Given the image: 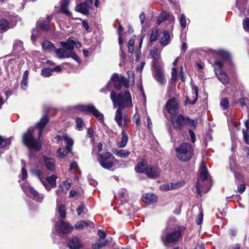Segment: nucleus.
I'll return each mask as SVG.
<instances>
[{"mask_svg": "<svg viewBox=\"0 0 249 249\" xmlns=\"http://www.w3.org/2000/svg\"><path fill=\"white\" fill-rule=\"evenodd\" d=\"M160 190L163 191H168L171 190L170 184L168 183L163 184L160 187Z\"/></svg>", "mask_w": 249, "mask_h": 249, "instance_id": "obj_57", "label": "nucleus"}, {"mask_svg": "<svg viewBox=\"0 0 249 249\" xmlns=\"http://www.w3.org/2000/svg\"><path fill=\"white\" fill-rule=\"evenodd\" d=\"M23 46V43L21 41L17 40L14 42L13 44V49L16 51H20Z\"/></svg>", "mask_w": 249, "mask_h": 249, "instance_id": "obj_46", "label": "nucleus"}, {"mask_svg": "<svg viewBox=\"0 0 249 249\" xmlns=\"http://www.w3.org/2000/svg\"><path fill=\"white\" fill-rule=\"evenodd\" d=\"M11 142L10 139L4 138L0 136V148H3L10 144Z\"/></svg>", "mask_w": 249, "mask_h": 249, "instance_id": "obj_40", "label": "nucleus"}, {"mask_svg": "<svg viewBox=\"0 0 249 249\" xmlns=\"http://www.w3.org/2000/svg\"><path fill=\"white\" fill-rule=\"evenodd\" d=\"M192 98L193 100H190L188 96L185 97V100L184 101L185 104L187 105L189 104L190 105H194L196 103L197 100L198 94V88L196 85H192Z\"/></svg>", "mask_w": 249, "mask_h": 249, "instance_id": "obj_17", "label": "nucleus"}, {"mask_svg": "<svg viewBox=\"0 0 249 249\" xmlns=\"http://www.w3.org/2000/svg\"><path fill=\"white\" fill-rule=\"evenodd\" d=\"M69 4V0H62L60 9L62 13H63L64 14L68 16H71L72 15V14L68 9Z\"/></svg>", "mask_w": 249, "mask_h": 249, "instance_id": "obj_27", "label": "nucleus"}, {"mask_svg": "<svg viewBox=\"0 0 249 249\" xmlns=\"http://www.w3.org/2000/svg\"><path fill=\"white\" fill-rule=\"evenodd\" d=\"M172 79L175 80L177 77V71L176 68H173L171 71Z\"/></svg>", "mask_w": 249, "mask_h": 249, "instance_id": "obj_63", "label": "nucleus"}, {"mask_svg": "<svg viewBox=\"0 0 249 249\" xmlns=\"http://www.w3.org/2000/svg\"><path fill=\"white\" fill-rule=\"evenodd\" d=\"M162 66V64H160L158 65L157 67H154L155 69L154 77L161 86H164L165 85L166 80L165 78L163 71L161 69Z\"/></svg>", "mask_w": 249, "mask_h": 249, "instance_id": "obj_15", "label": "nucleus"}, {"mask_svg": "<svg viewBox=\"0 0 249 249\" xmlns=\"http://www.w3.org/2000/svg\"><path fill=\"white\" fill-rule=\"evenodd\" d=\"M85 209V205L82 203H81V204L78 206V207L76 210L78 215H80L82 213L84 212Z\"/></svg>", "mask_w": 249, "mask_h": 249, "instance_id": "obj_58", "label": "nucleus"}, {"mask_svg": "<svg viewBox=\"0 0 249 249\" xmlns=\"http://www.w3.org/2000/svg\"><path fill=\"white\" fill-rule=\"evenodd\" d=\"M159 36V30L157 28L153 29L150 35L149 41L150 43L156 41Z\"/></svg>", "mask_w": 249, "mask_h": 249, "instance_id": "obj_38", "label": "nucleus"}, {"mask_svg": "<svg viewBox=\"0 0 249 249\" xmlns=\"http://www.w3.org/2000/svg\"><path fill=\"white\" fill-rule=\"evenodd\" d=\"M221 107L225 110L228 108L229 106V102L227 98H224L222 99L220 103Z\"/></svg>", "mask_w": 249, "mask_h": 249, "instance_id": "obj_47", "label": "nucleus"}, {"mask_svg": "<svg viewBox=\"0 0 249 249\" xmlns=\"http://www.w3.org/2000/svg\"><path fill=\"white\" fill-rule=\"evenodd\" d=\"M120 59H121V62L119 64V66L120 67H122L124 65V60L126 58V54L124 52L122 49L121 47H120Z\"/></svg>", "mask_w": 249, "mask_h": 249, "instance_id": "obj_48", "label": "nucleus"}, {"mask_svg": "<svg viewBox=\"0 0 249 249\" xmlns=\"http://www.w3.org/2000/svg\"><path fill=\"white\" fill-rule=\"evenodd\" d=\"M32 173L34 175L36 176L39 178L48 191L51 190V187H50L49 186L47 185L44 181V178L41 177L42 173L39 170H35L32 171Z\"/></svg>", "mask_w": 249, "mask_h": 249, "instance_id": "obj_34", "label": "nucleus"}, {"mask_svg": "<svg viewBox=\"0 0 249 249\" xmlns=\"http://www.w3.org/2000/svg\"><path fill=\"white\" fill-rule=\"evenodd\" d=\"M186 119L187 120V124L188 123L189 125L192 127H195L196 124V121L194 120H191L189 119L188 117H186Z\"/></svg>", "mask_w": 249, "mask_h": 249, "instance_id": "obj_64", "label": "nucleus"}, {"mask_svg": "<svg viewBox=\"0 0 249 249\" xmlns=\"http://www.w3.org/2000/svg\"><path fill=\"white\" fill-rule=\"evenodd\" d=\"M171 122L174 128L177 130H181L183 127L187 124L186 117L181 114L172 118Z\"/></svg>", "mask_w": 249, "mask_h": 249, "instance_id": "obj_12", "label": "nucleus"}, {"mask_svg": "<svg viewBox=\"0 0 249 249\" xmlns=\"http://www.w3.org/2000/svg\"><path fill=\"white\" fill-rule=\"evenodd\" d=\"M21 187L26 196L33 197L39 202H41L43 199V196L39 194L28 183L26 182L21 185Z\"/></svg>", "mask_w": 249, "mask_h": 249, "instance_id": "obj_9", "label": "nucleus"}, {"mask_svg": "<svg viewBox=\"0 0 249 249\" xmlns=\"http://www.w3.org/2000/svg\"><path fill=\"white\" fill-rule=\"evenodd\" d=\"M89 225L88 222L85 221L84 220H81L78 222L74 226L75 228L78 230H81L88 227Z\"/></svg>", "mask_w": 249, "mask_h": 249, "instance_id": "obj_41", "label": "nucleus"}, {"mask_svg": "<svg viewBox=\"0 0 249 249\" xmlns=\"http://www.w3.org/2000/svg\"><path fill=\"white\" fill-rule=\"evenodd\" d=\"M161 51L162 48L157 46H154L150 50V54L153 59L152 61L153 67H157L158 65L162 64V61L160 60V53Z\"/></svg>", "mask_w": 249, "mask_h": 249, "instance_id": "obj_11", "label": "nucleus"}, {"mask_svg": "<svg viewBox=\"0 0 249 249\" xmlns=\"http://www.w3.org/2000/svg\"><path fill=\"white\" fill-rule=\"evenodd\" d=\"M87 135L91 139V142L93 141V130L90 128H89L87 130Z\"/></svg>", "mask_w": 249, "mask_h": 249, "instance_id": "obj_59", "label": "nucleus"}, {"mask_svg": "<svg viewBox=\"0 0 249 249\" xmlns=\"http://www.w3.org/2000/svg\"><path fill=\"white\" fill-rule=\"evenodd\" d=\"M189 133L192 142H195L196 141V136H195V133L191 129H189Z\"/></svg>", "mask_w": 249, "mask_h": 249, "instance_id": "obj_62", "label": "nucleus"}, {"mask_svg": "<svg viewBox=\"0 0 249 249\" xmlns=\"http://www.w3.org/2000/svg\"><path fill=\"white\" fill-rule=\"evenodd\" d=\"M242 132L244 136V140L247 144H249V129L248 130L243 129Z\"/></svg>", "mask_w": 249, "mask_h": 249, "instance_id": "obj_50", "label": "nucleus"}, {"mask_svg": "<svg viewBox=\"0 0 249 249\" xmlns=\"http://www.w3.org/2000/svg\"><path fill=\"white\" fill-rule=\"evenodd\" d=\"M38 29H34L32 31V35L31 36V39L33 41H35L36 40L37 38L39 37V35L37 33Z\"/></svg>", "mask_w": 249, "mask_h": 249, "instance_id": "obj_54", "label": "nucleus"}, {"mask_svg": "<svg viewBox=\"0 0 249 249\" xmlns=\"http://www.w3.org/2000/svg\"><path fill=\"white\" fill-rule=\"evenodd\" d=\"M200 176L196 184V190L197 194L201 195V193H206L210 190L211 178L209 176L206 166L202 163L199 169Z\"/></svg>", "mask_w": 249, "mask_h": 249, "instance_id": "obj_5", "label": "nucleus"}, {"mask_svg": "<svg viewBox=\"0 0 249 249\" xmlns=\"http://www.w3.org/2000/svg\"><path fill=\"white\" fill-rule=\"evenodd\" d=\"M98 235L99 237V239H104L106 236V233L104 231L99 230L98 232Z\"/></svg>", "mask_w": 249, "mask_h": 249, "instance_id": "obj_61", "label": "nucleus"}, {"mask_svg": "<svg viewBox=\"0 0 249 249\" xmlns=\"http://www.w3.org/2000/svg\"><path fill=\"white\" fill-rule=\"evenodd\" d=\"M169 184L171 190L177 189L182 186L181 182L170 183Z\"/></svg>", "mask_w": 249, "mask_h": 249, "instance_id": "obj_56", "label": "nucleus"}, {"mask_svg": "<svg viewBox=\"0 0 249 249\" xmlns=\"http://www.w3.org/2000/svg\"><path fill=\"white\" fill-rule=\"evenodd\" d=\"M142 200L145 203L152 204L157 201V197L153 194L147 193L143 195L142 197Z\"/></svg>", "mask_w": 249, "mask_h": 249, "instance_id": "obj_26", "label": "nucleus"}, {"mask_svg": "<svg viewBox=\"0 0 249 249\" xmlns=\"http://www.w3.org/2000/svg\"><path fill=\"white\" fill-rule=\"evenodd\" d=\"M69 151H68L66 149H64L62 147H59L56 152L57 157L59 158H63L66 156L69 153H70Z\"/></svg>", "mask_w": 249, "mask_h": 249, "instance_id": "obj_39", "label": "nucleus"}, {"mask_svg": "<svg viewBox=\"0 0 249 249\" xmlns=\"http://www.w3.org/2000/svg\"><path fill=\"white\" fill-rule=\"evenodd\" d=\"M110 98L113 107H118L114 118L116 123L122 128L128 125L130 122V118L127 114L123 113V110L132 107V97L130 92L126 90L117 94L115 91L112 90Z\"/></svg>", "mask_w": 249, "mask_h": 249, "instance_id": "obj_1", "label": "nucleus"}, {"mask_svg": "<svg viewBox=\"0 0 249 249\" xmlns=\"http://www.w3.org/2000/svg\"><path fill=\"white\" fill-rule=\"evenodd\" d=\"M29 73V72L27 70L24 72L22 80L20 83V86L21 88L24 90L27 89L28 86V79Z\"/></svg>", "mask_w": 249, "mask_h": 249, "instance_id": "obj_33", "label": "nucleus"}, {"mask_svg": "<svg viewBox=\"0 0 249 249\" xmlns=\"http://www.w3.org/2000/svg\"><path fill=\"white\" fill-rule=\"evenodd\" d=\"M243 26L245 31L249 32V18H247L243 20Z\"/></svg>", "mask_w": 249, "mask_h": 249, "instance_id": "obj_51", "label": "nucleus"}, {"mask_svg": "<svg viewBox=\"0 0 249 249\" xmlns=\"http://www.w3.org/2000/svg\"><path fill=\"white\" fill-rule=\"evenodd\" d=\"M160 173V169L157 166H148L145 172V175L149 178H154L159 176Z\"/></svg>", "mask_w": 249, "mask_h": 249, "instance_id": "obj_18", "label": "nucleus"}, {"mask_svg": "<svg viewBox=\"0 0 249 249\" xmlns=\"http://www.w3.org/2000/svg\"><path fill=\"white\" fill-rule=\"evenodd\" d=\"M68 246L70 249H80L83 247V244L79 238L73 236L69 239Z\"/></svg>", "mask_w": 249, "mask_h": 249, "instance_id": "obj_16", "label": "nucleus"}, {"mask_svg": "<svg viewBox=\"0 0 249 249\" xmlns=\"http://www.w3.org/2000/svg\"><path fill=\"white\" fill-rule=\"evenodd\" d=\"M107 241L104 239H98V243L92 244V248L93 249H99L107 245Z\"/></svg>", "mask_w": 249, "mask_h": 249, "instance_id": "obj_36", "label": "nucleus"}, {"mask_svg": "<svg viewBox=\"0 0 249 249\" xmlns=\"http://www.w3.org/2000/svg\"><path fill=\"white\" fill-rule=\"evenodd\" d=\"M175 151L178 159L182 161L189 160L194 154L193 147L188 142H183L175 148Z\"/></svg>", "mask_w": 249, "mask_h": 249, "instance_id": "obj_7", "label": "nucleus"}, {"mask_svg": "<svg viewBox=\"0 0 249 249\" xmlns=\"http://www.w3.org/2000/svg\"><path fill=\"white\" fill-rule=\"evenodd\" d=\"M8 22L4 19L0 20V30H6L9 29Z\"/></svg>", "mask_w": 249, "mask_h": 249, "instance_id": "obj_45", "label": "nucleus"}, {"mask_svg": "<svg viewBox=\"0 0 249 249\" xmlns=\"http://www.w3.org/2000/svg\"><path fill=\"white\" fill-rule=\"evenodd\" d=\"M72 229L69 223L62 220L56 222L55 225V230L59 233H68L71 231Z\"/></svg>", "mask_w": 249, "mask_h": 249, "instance_id": "obj_14", "label": "nucleus"}, {"mask_svg": "<svg viewBox=\"0 0 249 249\" xmlns=\"http://www.w3.org/2000/svg\"><path fill=\"white\" fill-rule=\"evenodd\" d=\"M165 107L168 113L171 115H176L178 113V103L175 97H172L167 101Z\"/></svg>", "mask_w": 249, "mask_h": 249, "instance_id": "obj_13", "label": "nucleus"}, {"mask_svg": "<svg viewBox=\"0 0 249 249\" xmlns=\"http://www.w3.org/2000/svg\"><path fill=\"white\" fill-rule=\"evenodd\" d=\"M75 44V41L71 39L70 38H69L67 41L60 42V45L62 47L66 48L68 51H70L72 53H75L73 52Z\"/></svg>", "mask_w": 249, "mask_h": 249, "instance_id": "obj_22", "label": "nucleus"}, {"mask_svg": "<svg viewBox=\"0 0 249 249\" xmlns=\"http://www.w3.org/2000/svg\"><path fill=\"white\" fill-rule=\"evenodd\" d=\"M179 22L181 26L185 28L186 26V19L184 14H181L179 18Z\"/></svg>", "mask_w": 249, "mask_h": 249, "instance_id": "obj_52", "label": "nucleus"}, {"mask_svg": "<svg viewBox=\"0 0 249 249\" xmlns=\"http://www.w3.org/2000/svg\"><path fill=\"white\" fill-rule=\"evenodd\" d=\"M42 48L44 53H49L55 51V47L51 41L45 40L41 43Z\"/></svg>", "mask_w": 249, "mask_h": 249, "instance_id": "obj_23", "label": "nucleus"}, {"mask_svg": "<svg viewBox=\"0 0 249 249\" xmlns=\"http://www.w3.org/2000/svg\"><path fill=\"white\" fill-rule=\"evenodd\" d=\"M111 80L113 83L114 88L117 89H120L122 87L121 76H119L117 73H114L112 75Z\"/></svg>", "mask_w": 249, "mask_h": 249, "instance_id": "obj_25", "label": "nucleus"}, {"mask_svg": "<svg viewBox=\"0 0 249 249\" xmlns=\"http://www.w3.org/2000/svg\"><path fill=\"white\" fill-rule=\"evenodd\" d=\"M58 211L59 215L62 218H65L66 216V209L64 205H58Z\"/></svg>", "mask_w": 249, "mask_h": 249, "instance_id": "obj_42", "label": "nucleus"}, {"mask_svg": "<svg viewBox=\"0 0 249 249\" xmlns=\"http://www.w3.org/2000/svg\"><path fill=\"white\" fill-rule=\"evenodd\" d=\"M48 121L49 118L48 116L44 115L36 124V127L38 129V137L37 140L36 139L34 136L36 127L29 128L27 131L23 135L22 141L29 150V157L30 158H33L36 154L35 153H33L32 150L34 149L37 151L40 150L41 146L40 139L42 132Z\"/></svg>", "mask_w": 249, "mask_h": 249, "instance_id": "obj_2", "label": "nucleus"}, {"mask_svg": "<svg viewBox=\"0 0 249 249\" xmlns=\"http://www.w3.org/2000/svg\"><path fill=\"white\" fill-rule=\"evenodd\" d=\"M128 135L125 132L124 129L123 130L122 132V140L121 142L118 143L117 146L119 148H123L127 144L128 141Z\"/></svg>", "mask_w": 249, "mask_h": 249, "instance_id": "obj_30", "label": "nucleus"}, {"mask_svg": "<svg viewBox=\"0 0 249 249\" xmlns=\"http://www.w3.org/2000/svg\"><path fill=\"white\" fill-rule=\"evenodd\" d=\"M246 189V186L245 185L243 184H240L237 187V192L239 193L240 194L243 193Z\"/></svg>", "mask_w": 249, "mask_h": 249, "instance_id": "obj_60", "label": "nucleus"}, {"mask_svg": "<svg viewBox=\"0 0 249 249\" xmlns=\"http://www.w3.org/2000/svg\"><path fill=\"white\" fill-rule=\"evenodd\" d=\"M148 166L147 165L146 160L143 159H142L137 163L135 167V170L138 173H143L145 174L146 170L147 168H148Z\"/></svg>", "mask_w": 249, "mask_h": 249, "instance_id": "obj_24", "label": "nucleus"}, {"mask_svg": "<svg viewBox=\"0 0 249 249\" xmlns=\"http://www.w3.org/2000/svg\"><path fill=\"white\" fill-rule=\"evenodd\" d=\"M248 0H236V7L239 10L240 16H249V7L247 11V14L245 13V5L247 2Z\"/></svg>", "mask_w": 249, "mask_h": 249, "instance_id": "obj_20", "label": "nucleus"}, {"mask_svg": "<svg viewBox=\"0 0 249 249\" xmlns=\"http://www.w3.org/2000/svg\"><path fill=\"white\" fill-rule=\"evenodd\" d=\"M76 128L79 131L82 130L83 128L84 123L82 119L79 117L75 118Z\"/></svg>", "mask_w": 249, "mask_h": 249, "instance_id": "obj_43", "label": "nucleus"}, {"mask_svg": "<svg viewBox=\"0 0 249 249\" xmlns=\"http://www.w3.org/2000/svg\"><path fill=\"white\" fill-rule=\"evenodd\" d=\"M55 53L57 57L59 59L71 57L78 63H80L81 61L79 57L75 53H72L65 48L62 47L55 49Z\"/></svg>", "mask_w": 249, "mask_h": 249, "instance_id": "obj_10", "label": "nucleus"}, {"mask_svg": "<svg viewBox=\"0 0 249 249\" xmlns=\"http://www.w3.org/2000/svg\"><path fill=\"white\" fill-rule=\"evenodd\" d=\"M167 17L170 19L174 20V18L172 15H168L165 12H162L157 19V24L160 25L161 22L166 19Z\"/></svg>", "mask_w": 249, "mask_h": 249, "instance_id": "obj_35", "label": "nucleus"}, {"mask_svg": "<svg viewBox=\"0 0 249 249\" xmlns=\"http://www.w3.org/2000/svg\"><path fill=\"white\" fill-rule=\"evenodd\" d=\"M91 6L87 2H83L77 5L75 7L76 11L82 13L84 15H88Z\"/></svg>", "mask_w": 249, "mask_h": 249, "instance_id": "obj_19", "label": "nucleus"}, {"mask_svg": "<svg viewBox=\"0 0 249 249\" xmlns=\"http://www.w3.org/2000/svg\"><path fill=\"white\" fill-rule=\"evenodd\" d=\"M182 237V230L180 227L175 226L168 224L162 230L160 238L165 246L177 243Z\"/></svg>", "mask_w": 249, "mask_h": 249, "instance_id": "obj_3", "label": "nucleus"}, {"mask_svg": "<svg viewBox=\"0 0 249 249\" xmlns=\"http://www.w3.org/2000/svg\"><path fill=\"white\" fill-rule=\"evenodd\" d=\"M53 70L50 68H44L41 70V75L43 77H48L52 74Z\"/></svg>", "mask_w": 249, "mask_h": 249, "instance_id": "obj_44", "label": "nucleus"}, {"mask_svg": "<svg viewBox=\"0 0 249 249\" xmlns=\"http://www.w3.org/2000/svg\"><path fill=\"white\" fill-rule=\"evenodd\" d=\"M113 152L115 155L121 158H127L130 154V151L124 149L119 150L115 149L113 150Z\"/></svg>", "mask_w": 249, "mask_h": 249, "instance_id": "obj_31", "label": "nucleus"}, {"mask_svg": "<svg viewBox=\"0 0 249 249\" xmlns=\"http://www.w3.org/2000/svg\"><path fill=\"white\" fill-rule=\"evenodd\" d=\"M63 139L67 142V144L65 147L66 149L68 151H69V152H71L72 146L73 144V140L67 135H63Z\"/></svg>", "mask_w": 249, "mask_h": 249, "instance_id": "obj_32", "label": "nucleus"}, {"mask_svg": "<svg viewBox=\"0 0 249 249\" xmlns=\"http://www.w3.org/2000/svg\"><path fill=\"white\" fill-rule=\"evenodd\" d=\"M218 54L222 58V60H216L214 63V72L218 79L224 85H227L229 82V78L226 73L222 71L223 61H230V55L226 51L220 50Z\"/></svg>", "mask_w": 249, "mask_h": 249, "instance_id": "obj_4", "label": "nucleus"}, {"mask_svg": "<svg viewBox=\"0 0 249 249\" xmlns=\"http://www.w3.org/2000/svg\"><path fill=\"white\" fill-rule=\"evenodd\" d=\"M133 121L137 125L139 126L141 124V120L140 118V116L138 113H135L133 117Z\"/></svg>", "mask_w": 249, "mask_h": 249, "instance_id": "obj_55", "label": "nucleus"}, {"mask_svg": "<svg viewBox=\"0 0 249 249\" xmlns=\"http://www.w3.org/2000/svg\"><path fill=\"white\" fill-rule=\"evenodd\" d=\"M21 163L23 165L21 169V178L22 180H25L27 178V171L25 168V162L23 160H21Z\"/></svg>", "mask_w": 249, "mask_h": 249, "instance_id": "obj_49", "label": "nucleus"}, {"mask_svg": "<svg viewBox=\"0 0 249 249\" xmlns=\"http://www.w3.org/2000/svg\"><path fill=\"white\" fill-rule=\"evenodd\" d=\"M48 20L46 21H39L38 22V24L40 27V29L45 30L47 31L49 29V20H50V18L49 16L47 17Z\"/></svg>", "mask_w": 249, "mask_h": 249, "instance_id": "obj_37", "label": "nucleus"}, {"mask_svg": "<svg viewBox=\"0 0 249 249\" xmlns=\"http://www.w3.org/2000/svg\"><path fill=\"white\" fill-rule=\"evenodd\" d=\"M43 160L48 170L51 171H54L55 169V161L53 159L47 156H44Z\"/></svg>", "mask_w": 249, "mask_h": 249, "instance_id": "obj_21", "label": "nucleus"}, {"mask_svg": "<svg viewBox=\"0 0 249 249\" xmlns=\"http://www.w3.org/2000/svg\"><path fill=\"white\" fill-rule=\"evenodd\" d=\"M162 33L163 36L160 38V43L162 46H165L169 43L170 36L167 31H163Z\"/></svg>", "mask_w": 249, "mask_h": 249, "instance_id": "obj_29", "label": "nucleus"}, {"mask_svg": "<svg viewBox=\"0 0 249 249\" xmlns=\"http://www.w3.org/2000/svg\"><path fill=\"white\" fill-rule=\"evenodd\" d=\"M97 160L104 169L114 171L119 167V161L109 152H104L98 154Z\"/></svg>", "mask_w": 249, "mask_h": 249, "instance_id": "obj_6", "label": "nucleus"}, {"mask_svg": "<svg viewBox=\"0 0 249 249\" xmlns=\"http://www.w3.org/2000/svg\"><path fill=\"white\" fill-rule=\"evenodd\" d=\"M122 86L123 85L125 88H127L129 87V81L128 79L124 77L123 76H121Z\"/></svg>", "mask_w": 249, "mask_h": 249, "instance_id": "obj_53", "label": "nucleus"}, {"mask_svg": "<svg viewBox=\"0 0 249 249\" xmlns=\"http://www.w3.org/2000/svg\"><path fill=\"white\" fill-rule=\"evenodd\" d=\"M56 178L57 177L54 175H53L50 177L46 178L45 179L44 178V179L47 185L49 186L51 189L52 188L55 187L56 186Z\"/></svg>", "mask_w": 249, "mask_h": 249, "instance_id": "obj_28", "label": "nucleus"}, {"mask_svg": "<svg viewBox=\"0 0 249 249\" xmlns=\"http://www.w3.org/2000/svg\"><path fill=\"white\" fill-rule=\"evenodd\" d=\"M74 108L83 112L90 113L98 119L100 122H103V114L100 113L92 105H78L75 106Z\"/></svg>", "mask_w": 249, "mask_h": 249, "instance_id": "obj_8", "label": "nucleus"}]
</instances>
